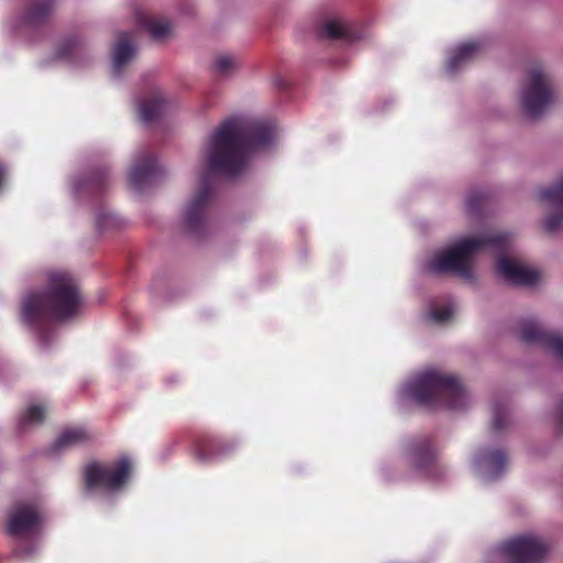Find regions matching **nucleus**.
Here are the masks:
<instances>
[{
    "instance_id": "obj_1",
    "label": "nucleus",
    "mask_w": 563,
    "mask_h": 563,
    "mask_svg": "<svg viewBox=\"0 0 563 563\" xmlns=\"http://www.w3.org/2000/svg\"><path fill=\"white\" fill-rule=\"evenodd\" d=\"M278 139L275 123L243 117L229 119L214 129L201 150L198 187L181 211V228L189 234L202 235L209 224L214 177L242 175L251 157L271 151Z\"/></svg>"
},
{
    "instance_id": "obj_2",
    "label": "nucleus",
    "mask_w": 563,
    "mask_h": 563,
    "mask_svg": "<svg viewBox=\"0 0 563 563\" xmlns=\"http://www.w3.org/2000/svg\"><path fill=\"white\" fill-rule=\"evenodd\" d=\"M82 298L74 278L65 272H51L44 291L31 290L23 295L20 321L34 333L41 347L46 349L56 336L54 321H67L76 317Z\"/></svg>"
},
{
    "instance_id": "obj_3",
    "label": "nucleus",
    "mask_w": 563,
    "mask_h": 563,
    "mask_svg": "<svg viewBox=\"0 0 563 563\" xmlns=\"http://www.w3.org/2000/svg\"><path fill=\"white\" fill-rule=\"evenodd\" d=\"M471 396L456 376L428 367L408 377L396 391L400 409L411 406L462 410L470 406Z\"/></svg>"
},
{
    "instance_id": "obj_4",
    "label": "nucleus",
    "mask_w": 563,
    "mask_h": 563,
    "mask_svg": "<svg viewBox=\"0 0 563 563\" xmlns=\"http://www.w3.org/2000/svg\"><path fill=\"white\" fill-rule=\"evenodd\" d=\"M509 236L505 233H486L482 236L461 238L439 250L423 266L429 274L453 273L462 279L473 283V258L476 253L489 247L498 253L508 251Z\"/></svg>"
},
{
    "instance_id": "obj_5",
    "label": "nucleus",
    "mask_w": 563,
    "mask_h": 563,
    "mask_svg": "<svg viewBox=\"0 0 563 563\" xmlns=\"http://www.w3.org/2000/svg\"><path fill=\"white\" fill-rule=\"evenodd\" d=\"M132 471L133 464L128 456L107 463L91 462L84 468L85 494L110 501L125 489Z\"/></svg>"
},
{
    "instance_id": "obj_6",
    "label": "nucleus",
    "mask_w": 563,
    "mask_h": 563,
    "mask_svg": "<svg viewBox=\"0 0 563 563\" xmlns=\"http://www.w3.org/2000/svg\"><path fill=\"white\" fill-rule=\"evenodd\" d=\"M555 99L553 76L549 66L531 64L522 80L519 101L523 112L531 119L539 118Z\"/></svg>"
},
{
    "instance_id": "obj_7",
    "label": "nucleus",
    "mask_w": 563,
    "mask_h": 563,
    "mask_svg": "<svg viewBox=\"0 0 563 563\" xmlns=\"http://www.w3.org/2000/svg\"><path fill=\"white\" fill-rule=\"evenodd\" d=\"M42 520L38 511L31 505H18L8 515V533L15 539V555L26 560L35 555L41 548Z\"/></svg>"
},
{
    "instance_id": "obj_8",
    "label": "nucleus",
    "mask_w": 563,
    "mask_h": 563,
    "mask_svg": "<svg viewBox=\"0 0 563 563\" xmlns=\"http://www.w3.org/2000/svg\"><path fill=\"white\" fill-rule=\"evenodd\" d=\"M470 465L473 476L478 482L489 484L506 472L508 459L504 450L485 445L473 453Z\"/></svg>"
},
{
    "instance_id": "obj_9",
    "label": "nucleus",
    "mask_w": 563,
    "mask_h": 563,
    "mask_svg": "<svg viewBox=\"0 0 563 563\" xmlns=\"http://www.w3.org/2000/svg\"><path fill=\"white\" fill-rule=\"evenodd\" d=\"M402 461L415 474L434 478L439 472L437 453L428 439L408 441L401 454Z\"/></svg>"
},
{
    "instance_id": "obj_10",
    "label": "nucleus",
    "mask_w": 563,
    "mask_h": 563,
    "mask_svg": "<svg viewBox=\"0 0 563 563\" xmlns=\"http://www.w3.org/2000/svg\"><path fill=\"white\" fill-rule=\"evenodd\" d=\"M548 551V544L540 537L530 533L516 537L501 547L509 563H539Z\"/></svg>"
},
{
    "instance_id": "obj_11",
    "label": "nucleus",
    "mask_w": 563,
    "mask_h": 563,
    "mask_svg": "<svg viewBox=\"0 0 563 563\" xmlns=\"http://www.w3.org/2000/svg\"><path fill=\"white\" fill-rule=\"evenodd\" d=\"M489 44V36L484 34L460 42L448 51L445 71L449 75H454L483 54L488 48Z\"/></svg>"
},
{
    "instance_id": "obj_12",
    "label": "nucleus",
    "mask_w": 563,
    "mask_h": 563,
    "mask_svg": "<svg viewBox=\"0 0 563 563\" xmlns=\"http://www.w3.org/2000/svg\"><path fill=\"white\" fill-rule=\"evenodd\" d=\"M496 271L505 283L514 286H532L541 280L539 269L506 255L498 257Z\"/></svg>"
},
{
    "instance_id": "obj_13",
    "label": "nucleus",
    "mask_w": 563,
    "mask_h": 563,
    "mask_svg": "<svg viewBox=\"0 0 563 563\" xmlns=\"http://www.w3.org/2000/svg\"><path fill=\"white\" fill-rule=\"evenodd\" d=\"M520 338L526 343L539 345L563 360V335L545 330L538 321H522L520 325Z\"/></svg>"
},
{
    "instance_id": "obj_14",
    "label": "nucleus",
    "mask_w": 563,
    "mask_h": 563,
    "mask_svg": "<svg viewBox=\"0 0 563 563\" xmlns=\"http://www.w3.org/2000/svg\"><path fill=\"white\" fill-rule=\"evenodd\" d=\"M159 172L156 158L147 151H140L135 154L129 172L130 186L141 191L147 187Z\"/></svg>"
},
{
    "instance_id": "obj_15",
    "label": "nucleus",
    "mask_w": 563,
    "mask_h": 563,
    "mask_svg": "<svg viewBox=\"0 0 563 563\" xmlns=\"http://www.w3.org/2000/svg\"><path fill=\"white\" fill-rule=\"evenodd\" d=\"M320 36L329 40H341L353 43L366 37L364 29L351 23L341 15L327 18L320 25Z\"/></svg>"
},
{
    "instance_id": "obj_16",
    "label": "nucleus",
    "mask_w": 563,
    "mask_h": 563,
    "mask_svg": "<svg viewBox=\"0 0 563 563\" xmlns=\"http://www.w3.org/2000/svg\"><path fill=\"white\" fill-rule=\"evenodd\" d=\"M238 445V441L233 439L203 437L197 441L195 454L200 462L214 463L231 456Z\"/></svg>"
},
{
    "instance_id": "obj_17",
    "label": "nucleus",
    "mask_w": 563,
    "mask_h": 563,
    "mask_svg": "<svg viewBox=\"0 0 563 563\" xmlns=\"http://www.w3.org/2000/svg\"><path fill=\"white\" fill-rule=\"evenodd\" d=\"M544 199L552 208V212L544 219V229L548 232L558 231L563 222V175L555 184L541 192Z\"/></svg>"
},
{
    "instance_id": "obj_18",
    "label": "nucleus",
    "mask_w": 563,
    "mask_h": 563,
    "mask_svg": "<svg viewBox=\"0 0 563 563\" xmlns=\"http://www.w3.org/2000/svg\"><path fill=\"white\" fill-rule=\"evenodd\" d=\"M136 53V47L129 33L121 34L118 42L112 47L111 71L114 77H120L123 70L132 62Z\"/></svg>"
},
{
    "instance_id": "obj_19",
    "label": "nucleus",
    "mask_w": 563,
    "mask_h": 563,
    "mask_svg": "<svg viewBox=\"0 0 563 563\" xmlns=\"http://www.w3.org/2000/svg\"><path fill=\"white\" fill-rule=\"evenodd\" d=\"M135 20L154 40H164L172 32V22L165 16L155 15L145 10H137L135 12Z\"/></svg>"
},
{
    "instance_id": "obj_20",
    "label": "nucleus",
    "mask_w": 563,
    "mask_h": 563,
    "mask_svg": "<svg viewBox=\"0 0 563 563\" xmlns=\"http://www.w3.org/2000/svg\"><path fill=\"white\" fill-rule=\"evenodd\" d=\"M166 107L167 100L164 93L159 90H154L140 99L137 103L139 117L144 123L151 124L158 119Z\"/></svg>"
},
{
    "instance_id": "obj_21",
    "label": "nucleus",
    "mask_w": 563,
    "mask_h": 563,
    "mask_svg": "<svg viewBox=\"0 0 563 563\" xmlns=\"http://www.w3.org/2000/svg\"><path fill=\"white\" fill-rule=\"evenodd\" d=\"M91 438L90 432L84 427H70L65 429L56 438L51 446L52 454H60L70 449L77 448Z\"/></svg>"
},
{
    "instance_id": "obj_22",
    "label": "nucleus",
    "mask_w": 563,
    "mask_h": 563,
    "mask_svg": "<svg viewBox=\"0 0 563 563\" xmlns=\"http://www.w3.org/2000/svg\"><path fill=\"white\" fill-rule=\"evenodd\" d=\"M84 54V42L77 35L62 37L55 47V58L74 65L80 63Z\"/></svg>"
},
{
    "instance_id": "obj_23",
    "label": "nucleus",
    "mask_w": 563,
    "mask_h": 563,
    "mask_svg": "<svg viewBox=\"0 0 563 563\" xmlns=\"http://www.w3.org/2000/svg\"><path fill=\"white\" fill-rule=\"evenodd\" d=\"M55 0H30L21 15V23L35 25L44 22L51 14Z\"/></svg>"
},
{
    "instance_id": "obj_24",
    "label": "nucleus",
    "mask_w": 563,
    "mask_h": 563,
    "mask_svg": "<svg viewBox=\"0 0 563 563\" xmlns=\"http://www.w3.org/2000/svg\"><path fill=\"white\" fill-rule=\"evenodd\" d=\"M455 313V303L452 299L433 300L426 313L429 321L438 324L449 322Z\"/></svg>"
},
{
    "instance_id": "obj_25",
    "label": "nucleus",
    "mask_w": 563,
    "mask_h": 563,
    "mask_svg": "<svg viewBox=\"0 0 563 563\" xmlns=\"http://www.w3.org/2000/svg\"><path fill=\"white\" fill-rule=\"evenodd\" d=\"M239 65L236 55L229 52H221L214 55L211 71L219 78H229L238 70Z\"/></svg>"
},
{
    "instance_id": "obj_26",
    "label": "nucleus",
    "mask_w": 563,
    "mask_h": 563,
    "mask_svg": "<svg viewBox=\"0 0 563 563\" xmlns=\"http://www.w3.org/2000/svg\"><path fill=\"white\" fill-rule=\"evenodd\" d=\"M95 223L99 232H109L123 228L125 221L108 207H101L96 213Z\"/></svg>"
},
{
    "instance_id": "obj_27",
    "label": "nucleus",
    "mask_w": 563,
    "mask_h": 563,
    "mask_svg": "<svg viewBox=\"0 0 563 563\" xmlns=\"http://www.w3.org/2000/svg\"><path fill=\"white\" fill-rule=\"evenodd\" d=\"M45 407L43 405H31L23 410L18 418V428L23 431L41 424L45 419Z\"/></svg>"
},
{
    "instance_id": "obj_28",
    "label": "nucleus",
    "mask_w": 563,
    "mask_h": 563,
    "mask_svg": "<svg viewBox=\"0 0 563 563\" xmlns=\"http://www.w3.org/2000/svg\"><path fill=\"white\" fill-rule=\"evenodd\" d=\"M492 429L495 433H499L509 424L507 401L505 399H495L492 405Z\"/></svg>"
},
{
    "instance_id": "obj_29",
    "label": "nucleus",
    "mask_w": 563,
    "mask_h": 563,
    "mask_svg": "<svg viewBox=\"0 0 563 563\" xmlns=\"http://www.w3.org/2000/svg\"><path fill=\"white\" fill-rule=\"evenodd\" d=\"M106 184L104 173L97 172L86 177L85 179H74L73 188L75 192H79L82 189L87 190H101Z\"/></svg>"
},
{
    "instance_id": "obj_30",
    "label": "nucleus",
    "mask_w": 563,
    "mask_h": 563,
    "mask_svg": "<svg viewBox=\"0 0 563 563\" xmlns=\"http://www.w3.org/2000/svg\"><path fill=\"white\" fill-rule=\"evenodd\" d=\"M483 195L476 191H472L466 197V209L470 213H475L482 202Z\"/></svg>"
},
{
    "instance_id": "obj_31",
    "label": "nucleus",
    "mask_w": 563,
    "mask_h": 563,
    "mask_svg": "<svg viewBox=\"0 0 563 563\" xmlns=\"http://www.w3.org/2000/svg\"><path fill=\"white\" fill-rule=\"evenodd\" d=\"M7 175H8V173H7L5 166L2 163H0V192L4 188V185L7 181Z\"/></svg>"
},
{
    "instance_id": "obj_32",
    "label": "nucleus",
    "mask_w": 563,
    "mask_h": 563,
    "mask_svg": "<svg viewBox=\"0 0 563 563\" xmlns=\"http://www.w3.org/2000/svg\"><path fill=\"white\" fill-rule=\"evenodd\" d=\"M558 415H559L560 419L563 421V399L559 404Z\"/></svg>"
},
{
    "instance_id": "obj_33",
    "label": "nucleus",
    "mask_w": 563,
    "mask_h": 563,
    "mask_svg": "<svg viewBox=\"0 0 563 563\" xmlns=\"http://www.w3.org/2000/svg\"><path fill=\"white\" fill-rule=\"evenodd\" d=\"M382 472H383V475H384V477H385L386 479H390V478L387 476V474H386V468H385V467H383V468H382Z\"/></svg>"
}]
</instances>
